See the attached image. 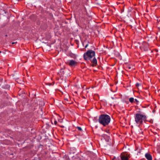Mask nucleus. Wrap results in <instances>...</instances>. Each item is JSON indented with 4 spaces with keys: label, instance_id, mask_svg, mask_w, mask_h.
Listing matches in <instances>:
<instances>
[{
    "label": "nucleus",
    "instance_id": "obj_1",
    "mask_svg": "<svg viewBox=\"0 0 160 160\" xmlns=\"http://www.w3.org/2000/svg\"><path fill=\"white\" fill-rule=\"evenodd\" d=\"M110 120V116L107 114H102L99 117L98 122L100 123L105 126L109 124Z\"/></svg>",
    "mask_w": 160,
    "mask_h": 160
},
{
    "label": "nucleus",
    "instance_id": "obj_2",
    "mask_svg": "<svg viewBox=\"0 0 160 160\" xmlns=\"http://www.w3.org/2000/svg\"><path fill=\"white\" fill-rule=\"evenodd\" d=\"M146 116L145 115L140 113H136L134 116L135 122L137 124L139 125L142 124L143 123V121L145 122L146 121Z\"/></svg>",
    "mask_w": 160,
    "mask_h": 160
},
{
    "label": "nucleus",
    "instance_id": "obj_3",
    "mask_svg": "<svg viewBox=\"0 0 160 160\" xmlns=\"http://www.w3.org/2000/svg\"><path fill=\"white\" fill-rule=\"evenodd\" d=\"M95 55V52L92 50H88L83 55V58L86 60H90Z\"/></svg>",
    "mask_w": 160,
    "mask_h": 160
},
{
    "label": "nucleus",
    "instance_id": "obj_4",
    "mask_svg": "<svg viewBox=\"0 0 160 160\" xmlns=\"http://www.w3.org/2000/svg\"><path fill=\"white\" fill-rule=\"evenodd\" d=\"M149 45L146 42H143L142 43V44L140 46L141 49H143L144 51H148L149 49Z\"/></svg>",
    "mask_w": 160,
    "mask_h": 160
},
{
    "label": "nucleus",
    "instance_id": "obj_5",
    "mask_svg": "<svg viewBox=\"0 0 160 160\" xmlns=\"http://www.w3.org/2000/svg\"><path fill=\"white\" fill-rule=\"evenodd\" d=\"M129 156V154L126 152H122L120 155L122 160H128Z\"/></svg>",
    "mask_w": 160,
    "mask_h": 160
},
{
    "label": "nucleus",
    "instance_id": "obj_6",
    "mask_svg": "<svg viewBox=\"0 0 160 160\" xmlns=\"http://www.w3.org/2000/svg\"><path fill=\"white\" fill-rule=\"evenodd\" d=\"M58 74L60 76L61 79H62L64 77H66V76L65 75V72L63 69H61L60 70L58 73Z\"/></svg>",
    "mask_w": 160,
    "mask_h": 160
},
{
    "label": "nucleus",
    "instance_id": "obj_7",
    "mask_svg": "<svg viewBox=\"0 0 160 160\" xmlns=\"http://www.w3.org/2000/svg\"><path fill=\"white\" fill-rule=\"evenodd\" d=\"M66 63L71 66H75L77 64V62L73 60H68Z\"/></svg>",
    "mask_w": 160,
    "mask_h": 160
},
{
    "label": "nucleus",
    "instance_id": "obj_8",
    "mask_svg": "<svg viewBox=\"0 0 160 160\" xmlns=\"http://www.w3.org/2000/svg\"><path fill=\"white\" fill-rule=\"evenodd\" d=\"M80 12H81L82 14H85L87 12V10L86 8L84 6H82L79 9Z\"/></svg>",
    "mask_w": 160,
    "mask_h": 160
},
{
    "label": "nucleus",
    "instance_id": "obj_9",
    "mask_svg": "<svg viewBox=\"0 0 160 160\" xmlns=\"http://www.w3.org/2000/svg\"><path fill=\"white\" fill-rule=\"evenodd\" d=\"M145 156L146 158L148 160H152V156L149 153H146Z\"/></svg>",
    "mask_w": 160,
    "mask_h": 160
},
{
    "label": "nucleus",
    "instance_id": "obj_10",
    "mask_svg": "<svg viewBox=\"0 0 160 160\" xmlns=\"http://www.w3.org/2000/svg\"><path fill=\"white\" fill-rule=\"evenodd\" d=\"M91 61L94 64H97V60L95 58H94L92 60H91Z\"/></svg>",
    "mask_w": 160,
    "mask_h": 160
},
{
    "label": "nucleus",
    "instance_id": "obj_11",
    "mask_svg": "<svg viewBox=\"0 0 160 160\" xmlns=\"http://www.w3.org/2000/svg\"><path fill=\"white\" fill-rule=\"evenodd\" d=\"M134 98H130L129 99V101L131 103H132L134 101Z\"/></svg>",
    "mask_w": 160,
    "mask_h": 160
},
{
    "label": "nucleus",
    "instance_id": "obj_12",
    "mask_svg": "<svg viewBox=\"0 0 160 160\" xmlns=\"http://www.w3.org/2000/svg\"><path fill=\"white\" fill-rule=\"evenodd\" d=\"M76 128L78 129V130L79 131H82V128L79 127H77Z\"/></svg>",
    "mask_w": 160,
    "mask_h": 160
},
{
    "label": "nucleus",
    "instance_id": "obj_13",
    "mask_svg": "<svg viewBox=\"0 0 160 160\" xmlns=\"http://www.w3.org/2000/svg\"><path fill=\"white\" fill-rule=\"evenodd\" d=\"M140 85V84L138 83H136V86L137 87H138Z\"/></svg>",
    "mask_w": 160,
    "mask_h": 160
},
{
    "label": "nucleus",
    "instance_id": "obj_14",
    "mask_svg": "<svg viewBox=\"0 0 160 160\" xmlns=\"http://www.w3.org/2000/svg\"><path fill=\"white\" fill-rule=\"evenodd\" d=\"M57 123V122L56 120H54V124L55 125H56Z\"/></svg>",
    "mask_w": 160,
    "mask_h": 160
},
{
    "label": "nucleus",
    "instance_id": "obj_15",
    "mask_svg": "<svg viewBox=\"0 0 160 160\" xmlns=\"http://www.w3.org/2000/svg\"><path fill=\"white\" fill-rule=\"evenodd\" d=\"M134 100H135V102H137V103L139 102L138 101V100H137V99H135Z\"/></svg>",
    "mask_w": 160,
    "mask_h": 160
},
{
    "label": "nucleus",
    "instance_id": "obj_16",
    "mask_svg": "<svg viewBox=\"0 0 160 160\" xmlns=\"http://www.w3.org/2000/svg\"><path fill=\"white\" fill-rule=\"evenodd\" d=\"M88 44H87L85 47V48H87L88 47Z\"/></svg>",
    "mask_w": 160,
    "mask_h": 160
},
{
    "label": "nucleus",
    "instance_id": "obj_17",
    "mask_svg": "<svg viewBox=\"0 0 160 160\" xmlns=\"http://www.w3.org/2000/svg\"><path fill=\"white\" fill-rule=\"evenodd\" d=\"M16 43V42H12V44H14V43Z\"/></svg>",
    "mask_w": 160,
    "mask_h": 160
},
{
    "label": "nucleus",
    "instance_id": "obj_18",
    "mask_svg": "<svg viewBox=\"0 0 160 160\" xmlns=\"http://www.w3.org/2000/svg\"><path fill=\"white\" fill-rule=\"evenodd\" d=\"M65 100L68 101V99L67 98L65 99Z\"/></svg>",
    "mask_w": 160,
    "mask_h": 160
},
{
    "label": "nucleus",
    "instance_id": "obj_19",
    "mask_svg": "<svg viewBox=\"0 0 160 160\" xmlns=\"http://www.w3.org/2000/svg\"><path fill=\"white\" fill-rule=\"evenodd\" d=\"M128 68L129 69H130L131 68V67H128Z\"/></svg>",
    "mask_w": 160,
    "mask_h": 160
},
{
    "label": "nucleus",
    "instance_id": "obj_20",
    "mask_svg": "<svg viewBox=\"0 0 160 160\" xmlns=\"http://www.w3.org/2000/svg\"><path fill=\"white\" fill-rule=\"evenodd\" d=\"M115 158V157H114L113 158V159H114Z\"/></svg>",
    "mask_w": 160,
    "mask_h": 160
},
{
    "label": "nucleus",
    "instance_id": "obj_21",
    "mask_svg": "<svg viewBox=\"0 0 160 160\" xmlns=\"http://www.w3.org/2000/svg\"><path fill=\"white\" fill-rule=\"evenodd\" d=\"M1 52L0 51V53H1Z\"/></svg>",
    "mask_w": 160,
    "mask_h": 160
}]
</instances>
